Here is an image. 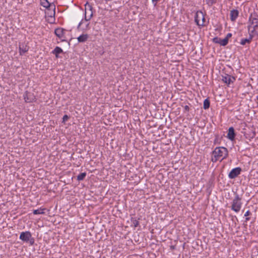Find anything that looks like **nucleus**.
I'll list each match as a JSON object with an SVG mask.
<instances>
[{"label": "nucleus", "instance_id": "obj_5", "mask_svg": "<svg viewBox=\"0 0 258 258\" xmlns=\"http://www.w3.org/2000/svg\"><path fill=\"white\" fill-rule=\"evenodd\" d=\"M248 22L250 24L248 26V30L250 31V27L253 25V27L256 28L258 27V15L253 13L251 14L249 17Z\"/></svg>", "mask_w": 258, "mask_h": 258}, {"label": "nucleus", "instance_id": "obj_18", "mask_svg": "<svg viewBox=\"0 0 258 258\" xmlns=\"http://www.w3.org/2000/svg\"><path fill=\"white\" fill-rule=\"evenodd\" d=\"M253 38L252 34H249L248 38L242 39L240 41V44L242 45H245L246 43H250Z\"/></svg>", "mask_w": 258, "mask_h": 258}, {"label": "nucleus", "instance_id": "obj_32", "mask_svg": "<svg viewBox=\"0 0 258 258\" xmlns=\"http://www.w3.org/2000/svg\"><path fill=\"white\" fill-rule=\"evenodd\" d=\"M152 1H153V2H157V1H158L159 0H152Z\"/></svg>", "mask_w": 258, "mask_h": 258}, {"label": "nucleus", "instance_id": "obj_14", "mask_svg": "<svg viewBox=\"0 0 258 258\" xmlns=\"http://www.w3.org/2000/svg\"><path fill=\"white\" fill-rule=\"evenodd\" d=\"M216 40H218V38L215 37L213 39V41L216 43H219L222 46H225L227 44L228 40L227 38H225L223 39H220V41H216Z\"/></svg>", "mask_w": 258, "mask_h": 258}, {"label": "nucleus", "instance_id": "obj_2", "mask_svg": "<svg viewBox=\"0 0 258 258\" xmlns=\"http://www.w3.org/2000/svg\"><path fill=\"white\" fill-rule=\"evenodd\" d=\"M242 204L241 198L235 193L234 198L231 203V210L236 213L239 212L241 208Z\"/></svg>", "mask_w": 258, "mask_h": 258}, {"label": "nucleus", "instance_id": "obj_7", "mask_svg": "<svg viewBox=\"0 0 258 258\" xmlns=\"http://www.w3.org/2000/svg\"><path fill=\"white\" fill-rule=\"evenodd\" d=\"M241 171V169L240 167L233 168L229 172L228 174V177L230 179H234L240 174Z\"/></svg>", "mask_w": 258, "mask_h": 258}, {"label": "nucleus", "instance_id": "obj_11", "mask_svg": "<svg viewBox=\"0 0 258 258\" xmlns=\"http://www.w3.org/2000/svg\"><path fill=\"white\" fill-rule=\"evenodd\" d=\"M239 15V12L237 10H232L230 11V17L232 21H235Z\"/></svg>", "mask_w": 258, "mask_h": 258}, {"label": "nucleus", "instance_id": "obj_20", "mask_svg": "<svg viewBox=\"0 0 258 258\" xmlns=\"http://www.w3.org/2000/svg\"><path fill=\"white\" fill-rule=\"evenodd\" d=\"M45 209L44 208H40L37 210H33V213L34 215H38V214H44V211Z\"/></svg>", "mask_w": 258, "mask_h": 258}, {"label": "nucleus", "instance_id": "obj_23", "mask_svg": "<svg viewBox=\"0 0 258 258\" xmlns=\"http://www.w3.org/2000/svg\"><path fill=\"white\" fill-rule=\"evenodd\" d=\"M47 12H46V13L49 15L50 17H52L55 15V10H51L47 9Z\"/></svg>", "mask_w": 258, "mask_h": 258}, {"label": "nucleus", "instance_id": "obj_19", "mask_svg": "<svg viewBox=\"0 0 258 258\" xmlns=\"http://www.w3.org/2000/svg\"><path fill=\"white\" fill-rule=\"evenodd\" d=\"M62 52V49L58 46H56L52 51V53L54 54L56 57H58V55Z\"/></svg>", "mask_w": 258, "mask_h": 258}, {"label": "nucleus", "instance_id": "obj_22", "mask_svg": "<svg viewBox=\"0 0 258 258\" xmlns=\"http://www.w3.org/2000/svg\"><path fill=\"white\" fill-rule=\"evenodd\" d=\"M86 176L85 172L81 173L79 174L77 176V180L79 181L83 180Z\"/></svg>", "mask_w": 258, "mask_h": 258}, {"label": "nucleus", "instance_id": "obj_13", "mask_svg": "<svg viewBox=\"0 0 258 258\" xmlns=\"http://www.w3.org/2000/svg\"><path fill=\"white\" fill-rule=\"evenodd\" d=\"M234 130L233 127H230L228 130L227 137L229 139L233 140L235 138Z\"/></svg>", "mask_w": 258, "mask_h": 258}, {"label": "nucleus", "instance_id": "obj_15", "mask_svg": "<svg viewBox=\"0 0 258 258\" xmlns=\"http://www.w3.org/2000/svg\"><path fill=\"white\" fill-rule=\"evenodd\" d=\"M29 50V47L25 44H21L19 45V50L20 54L27 52Z\"/></svg>", "mask_w": 258, "mask_h": 258}, {"label": "nucleus", "instance_id": "obj_30", "mask_svg": "<svg viewBox=\"0 0 258 258\" xmlns=\"http://www.w3.org/2000/svg\"><path fill=\"white\" fill-rule=\"evenodd\" d=\"M184 108L186 110H189V107L188 106H187V105L185 106Z\"/></svg>", "mask_w": 258, "mask_h": 258}, {"label": "nucleus", "instance_id": "obj_3", "mask_svg": "<svg viewBox=\"0 0 258 258\" xmlns=\"http://www.w3.org/2000/svg\"><path fill=\"white\" fill-rule=\"evenodd\" d=\"M19 238L25 242L29 243L30 245L34 244V239L32 237L30 232L28 231L21 232Z\"/></svg>", "mask_w": 258, "mask_h": 258}, {"label": "nucleus", "instance_id": "obj_27", "mask_svg": "<svg viewBox=\"0 0 258 258\" xmlns=\"http://www.w3.org/2000/svg\"><path fill=\"white\" fill-rule=\"evenodd\" d=\"M231 36H232V34L231 33H228L227 34L226 37L225 38H227V39L228 40V39L229 38H230Z\"/></svg>", "mask_w": 258, "mask_h": 258}, {"label": "nucleus", "instance_id": "obj_4", "mask_svg": "<svg viewBox=\"0 0 258 258\" xmlns=\"http://www.w3.org/2000/svg\"><path fill=\"white\" fill-rule=\"evenodd\" d=\"M195 21L199 27L205 25L206 20L204 14L202 11H197L195 17Z\"/></svg>", "mask_w": 258, "mask_h": 258}, {"label": "nucleus", "instance_id": "obj_16", "mask_svg": "<svg viewBox=\"0 0 258 258\" xmlns=\"http://www.w3.org/2000/svg\"><path fill=\"white\" fill-rule=\"evenodd\" d=\"M89 38V35L87 34H83L77 38L79 42H86Z\"/></svg>", "mask_w": 258, "mask_h": 258}, {"label": "nucleus", "instance_id": "obj_29", "mask_svg": "<svg viewBox=\"0 0 258 258\" xmlns=\"http://www.w3.org/2000/svg\"><path fill=\"white\" fill-rule=\"evenodd\" d=\"M255 28H256L253 27V30L250 32V33H249V34H252V33H253L255 31Z\"/></svg>", "mask_w": 258, "mask_h": 258}, {"label": "nucleus", "instance_id": "obj_24", "mask_svg": "<svg viewBox=\"0 0 258 258\" xmlns=\"http://www.w3.org/2000/svg\"><path fill=\"white\" fill-rule=\"evenodd\" d=\"M206 4L209 6H212L214 4H215L217 2V0H205Z\"/></svg>", "mask_w": 258, "mask_h": 258}, {"label": "nucleus", "instance_id": "obj_21", "mask_svg": "<svg viewBox=\"0 0 258 258\" xmlns=\"http://www.w3.org/2000/svg\"><path fill=\"white\" fill-rule=\"evenodd\" d=\"M210 101L208 99H206L204 101L203 108L205 109H207L210 107Z\"/></svg>", "mask_w": 258, "mask_h": 258}, {"label": "nucleus", "instance_id": "obj_10", "mask_svg": "<svg viewBox=\"0 0 258 258\" xmlns=\"http://www.w3.org/2000/svg\"><path fill=\"white\" fill-rule=\"evenodd\" d=\"M222 81L228 85L231 83H233L235 80V79L234 77L228 74H225V75L222 76Z\"/></svg>", "mask_w": 258, "mask_h": 258}, {"label": "nucleus", "instance_id": "obj_26", "mask_svg": "<svg viewBox=\"0 0 258 258\" xmlns=\"http://www.w3.org/2000/svg\"><path fill=\"white\" fill-rule=\"evenodd\" d=\"M69 117L68 115H64L62 118V122H65L69 119Z\"/></svg>", "mask_w": 258, "mask_h": 258}, {"label": "nucleus", "instance_id": "obj_8", "mask_svg": "<svg viewBox=\"0 0 258 258\" xmlns=\"http://www.w3.org/2000/svg\"><path fill=\"white\" fill-rule=\"evenodd\" d=\"M24 98L26 102H32L36 99L33 93L26 91L24 95Z\"/></svg>", "mask_w": 258, "mask_h": 258}, {"label": "nucleus", "instance_id": "obj_33", "mask_svg": "<svg viewBox=\"0 0 258 258\" xmlns=\"http://www.w3.org/2000/svg\"><path fill=\"white\" fill-rule=\"evenodd\" d=\"M220 39H219V38H218V40H216V41H220Z\"/></svg>", "mask_w": 258, "mask_h": 258}, {"label": "nucleus", "instance_id": "obj_28", "mask_svg": "<svg viewBox=\"0 0 258 258\" xmlns=\"http://www.w3.org/2000/svg\"><path fill=\"white\" fill-rule=\"evenodd\" d=\"M250 212H249V211H247L244 214V216L247 217V216H249L250 215Z\"/></svg>", "mask_w": 258, "mask_h": 258}, {"label": "nucleus", "instance_id": "obj_1", "mask_svg": "<svg viewBox=\"0 0 258 258\" xmlns=\"http://www.w3.org/2000/svg\"><path fill=\"white\" fill-rule=\"evenodd\" d=\"M228 156V150L225 147H216L212 152L211 161L216 162L217 161H222Z\"/></svg>", "mask_w": 258, "mask_h": 258}, {"label": "nucleus", "instance_id": "obj_17", "mask_svg": "<svg viewBox=\"0 0 258 258\" xmlns=\"http://www.w3.org/2000/svg\"><path fill=\"white\" fill-rule=\"evenodd\" d=\"M84 23H85V27H83V30H88L90 29V27H89V24L90 23L88 22H86L85 21V19L84 20H82V21L79 23L78 26V28L79 29L81 26L84 24Z\"/></svg>", "mask_w": 258, "mask_h": 258}, {"label": "nucleus", "instance_id": "obj_12", "mask_svg": "<svg viewBox=\"0 0 258 258\" xmlns=\"http://www.w3.org/2000/svg\"><path fill=\"white\" fill-rule=\"evenodd\" d=\"M65 30L62 28H57L55 30V34L59 38L61 39L64 37V33Z\"/></svg>", "mask_w": 258, "mask_h": 258}, {"label": "nucleus", "instance_id": "obj_31", "mask_svg": "<svg viewBox=\"0 0 258 258\" xmlns=\"http://www.w3.org/2000/svg\"><path fill=\"white\" fill-rule=\"evenodd\" d=\"M245 220H246V221H249V218H248V217H246V218H245Z\"/></svg>", "mask_w": 258, "mask_h": 258}, {"label": "nucleus", "instance_id": "obj_25", "mask_svg": "<svg viewBox=\"0 0 258 258\" xmlns=\"http://www.w3.org/2000/svg\"><path fill=\"white\" fill-rule=\"evenodd\" d=\"M132 222L135 227H137L139 224V221L135 219L132 218Z\"/></svg>", "mask_w": 258, "mask_h": 258}, {"label": "nucleus", "instance_id": "obj_6", "mask_svg": "<svg viewBox=\"0 0 258 258\" xmlns=\"http://www.w3.org/2000/svg\"><path fill=\"white\" fill-rule=\"evenodd\" d=\"M85 21H89L93 16L92 7L88 3L85 5Z\"/></svg>", "mask_w": 258, "mask_h": 258}, {"label": "nucleus", "instance_id": "obj_9", "mask_svg": "<svg viewBox=\"0 0 258 258\" xmlns=\"http://www.w3.org/2000/svg\"><path fill=\"white\" fill-rule=\"evenodd\" d=\"M41 5L47 9L54 10L55 6L53 3H50L47 0H41Z\"/></svg>", "mask_w": 258, "mask_h": 258}]
</instances>
